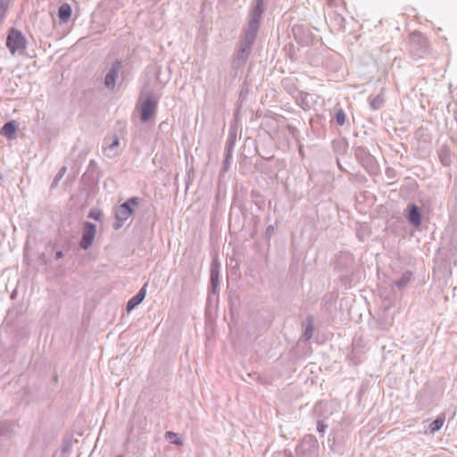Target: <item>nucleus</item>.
<instances>
[{
  "label": "nucleus",
  "mask_w": 457,
  "mask_h": 457,
  "mask_svg": "<svg viewBox=\"0 0 457 457\" xmlns=\"http://www.w3.org/2000/svg\"><path fill=\"white\" fill-rule=\"evenodd\" d=\"M407 219L411 224L415 227H419L421 223V216L419 212V208L412 204L409 207V212L407 214Z\"/></svg>",
  "instance_id": "obj_5"
},
{
  "label": "nucleus",
  "mask_w": 457,
  "mask_h": 457,
  "mask_svg": "<svg viewBox=\"0 0 457 457\" xmlns=\"http://www.w3.org/2000/svg\"><path fill=\"white\" fill-rule=\"evenodd\" d=\"M72 13L71 7L69 4H62L58 10V17L61 21L67 22Z\"/></svg>",
  "instance_id": "obj_9"
},
{
  "label": "nucleus",
  "mask_w": 457,
  "mask_h": 457,
  "mask_svg": "<svg viewBox=\"0 0 457 457\" xmlns=\"http://www.w3.org/2000/svg\"><path fill=\"white\" fill-rule=\"evenodd\" d=\"M17 129L18 127L14 120L9 121L3 126L1 129V135L4 136L9 139H12L17 131Z\"/></svg>",
  "instance_id": "obj_8"
},
{
  "label": "nucleus",
  "mask_w": 457,
  "mask_h": 457,
  "mask_svg": "<svg viewBox=\"0 0 457 457\" xmlns=\"http://www.w3.org/2000/svg\"><path fill=\"white\" fill-rule=\"evenodd\" d=\"M120 67V62H116L110 72L105 76L104 83L107 87H113Z\"/></svg>",
  "instance_id": "obj_7"
},
{
  "label": "nucleus",
  "mask_w": 457,
  "mask_h": 457,
  "mask_svg": "<svg viewBox=\"0 0 457 457\" xmlns=\"http://www.w3.org/2000/svg\"><path fill=\"white\" fill-rule=\"evenodd\" d=\"M218 269L213 265L211 271V279L213 285H215L218 280Z\"/></svg>",
  "instance_id": "obj_14"
},
{
  "label": "nucleus",
  "mask_w": 457,
  "mask_h": 457,
  "mask_svg": "<svg viewBox=\"0 0 457 457\" xmlns=\"http://www.w3.org/2000/svg\"><path fill=\"white\" fill-rule=\"evenodd\" d=\"M62 256V252H58V253H56V257H57V258H61Z\"/></svg>",
  "instance_id": "obj_18"
},
{
  "label": "nucleus",
  "mask_w": 457,
  "mask_h": 457,
  "mask_svg": "<svg viewBox=\"0 0 457 457\" xmlns=\"http://www.w3.org/2000/svg\"><path fill=\"white\" fill-rule=\"evenodd\" d=\"M96 236V226L89 222H86L83 230V236L80 242V246L83 249H87L94 241Z\"/></svg>",
  "instance_id": "obj_4"
},
{
  "label": "nucleus",
  "mask_w": 457,
  "mask_h": 457,
  "mask_svg": "<svg viewBox=\"0 0 457 457\" xmlns=\"http://www.w3.org/2000/svg\"><path fill=\"white\" fill-rule=\"evenodd\" d=\"M89 218L91 219H94L96 220H99L101 216H102V212L100 210H97V209H95V210H92L90 212H89Z\"/></svg>",
  "instance_id": "obj_15"
},
{
  "label": "nucleus",
  "mask_w": 457,
  "mask_h": 457,
  "mask_svg": "<svg viewBox=\"0 0 457 457\" xmlns=\"http://www.w3.org/2000/svg\"><path fill=\"white\" fill-rule=\"evenodd\" d=\"M345 113L343 110H338L337 112H336V120L337 122L338 125L342 126L345 124Z\"/></svg>",
  "instance_id": "obj_12"
},
{
  "label": "nucleus",
  "mask_w": 457,
  "mask_h": 457,
  "mask_svg": "<svg viewBox=\"0 0 457 457\" xmlns=\"http://www.w3.org/2000/svg\"><path fill=\"white\" fill-rule=\"evenodd\" d=\"M262 5H263V1L262 0H258L256 8H255V10L253 12V16L255 18V21H257L261 17V15H262Z\"/></svg>",
  "instance_id": "obj_13"
},
{
  "label": "nucleus",
  "mask_w": 457,
  "mask_h": 457,
  "mask_svg": "<svg viewBox=\"0 0 457 457\" xmlns=\"http://www.w3.org/2000/svg\"><path fill=\"white\" fill-rule=\"evenodd\" d=\"M156 105L157 103L155 100H154L151 97H147L145 99L141 105H140V111H141V120L143 121H148L151 118L154 117L155 111H156Z\"/></svg>",
  "instance_id": "obj_3"
},
{
  "label": "nucleus",
  "mask_w": 457,
  "mask_h": 457,
  "mask_svg": "<svg viewBox=\"0 0 457 457\" xmlns=\"http://www.w3.org/2000/svg\"><path fill=\"white\" fill-rule=\"evenodd\" d=\"M166 438L169 439L170 441V443L172 444H175V445H182V440L180 439V437L179 436L178 434L174 433V432H167L166 435H165Z\"/></svg>",
  "instance_id": "obj_10"
},
{
  "label": "nucleus",
  "mask_w": 457,
  "mask_h": 457,
  "mask_svg": "<svg viewBox=\"0 0 457 457\" xmlns=\"http://www.w3.org/2000/svg\"><path fill=\"white\" fill-rule=\"evenodd\" d=\"M119 145V138L115 137L113 142L110 145V148L112 149Z\"/></svg>",
  "instance_id": "obj_17"
},
{
  "label": "nucleus",
  "mask_w": 457,
  "mask_h": 457,
  "mask_svg": "<svg viewBox=\"0 0 457 457\" xmlns=\"http://www.w3.org/2000/svg\"><path fill=\"white\" fill-rule=\"evenodd\" d=\"M6 46L10 52L14 54L18 50L25 48L26 40L21 31L12 29L7 37Z\"/></svg>",
  "instance_id": "obj_1"
},
{
  "label": "nucleus",
  "mask_w": 457,
  "mask_h": 457,
  "mask_svg": "<svg viewBox=\"0 0 457 457\" xmlns=\"http://www.w3.org/2000/svg\"><path fill=\"white\" fill-rule=\"evenodd\" d=\"M305 336H306V338H307V339H309V338H311V337H312V327H310V328H308L306 329V331H305Z\"/></svg>",
  "instance_id": "obj_16"
},
{
  "label": "nucleus",
  "mask_w": 457,
  "mask_h": 457,
  "mask_svg": "<svg viewBox=\"0 0 457 457\" xmlns=\"http://www.w3.org/2000/svg\"><path fill=\"white\" fill-rule=\"evenodd\" d=\"M444 419H436L430 424V430L431 432H435L436 430H439L443 425H444Z\"/></svg>",
  "instance_id": "obj_11"
},
{
  "label": "nucleus",
  "mask_w": 457,
  "mask_h": 457,
  "mask_svg": "<svg viewBox=\"0 0 457 457\" xmlns=\"http://www.w3.org/2000/svg\"><path fill=\"white\" fill-rule=\"evenodd\" d=\"M117 457H123L122 455H118Z\"/></svg>",
  "instance_id": "obj_19"
},
{
  "label": "nucleus",
  "mask_w": 457,
  "mask_h": 457,
  "mask_svg": "<svg viewBox=\"0 0 457 457\" xmlns=\"http://www.w3.org/2000/svg\"><path fill=\"white\" fill-rule=\"evenodd\" d=\"M145 286L143 287L139 292L133 296L127 303V311L130 312L132 311L137 305H138L145 297Z\"/></svg>",
  "instance_id": "obj_6"
},
{
  "label": "nucleus",
  "mask_w": 457,
  "mask_h": 457,
  "mask_svg": "<svg viewBox=\"0 0 457 457\" xmlns=\"http://www.w3.org/2000/svg\"><path fill=\"white\" fill-rule=\"evenodd\" d=\"M137 198L132 197L129 199L126 203L120 204L115 211L117 220L120 221L127 220L133 213L132 207L137 206Z\"/></svg>",
  "instance_id": "obj_2"
}]
</instances>
